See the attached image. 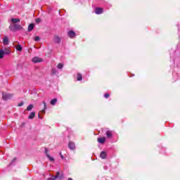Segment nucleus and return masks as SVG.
I'll return each instance as SVG.
<instances>
[{
  "label": "nucleus",
  "instance_id": "obj_1",
  "mask_svg": "<svg viewBox=\"0 0 180 180\" xmlns=\"http://www.w3.org/2000/svg\"><path fill=\"white\" fill-rule=\"evenodd\" d=\"M12 96H13V95L11 94H8V93L2 94V98H3L4 101H8V99H11V98H12Z\"/></svg>",
  "mask_w": 180,
  "mask_h": 180
},
{
  "label": "nucleus",
  "instance_id": "obj_2",
  "mask_svg": "<svg viewBox=\"0 0 180 180\" xmlns=\"http://www.w3.org/2000/svg\"><path fill=\"white\" fill-rule=\"evenodd\" d=\"M68 35L69 37H70V39H74V37L75 36H77V34H75V32L72 30H70L68 32Z\"/></svg>",
  "mask_w": 180,
  "mask_h": 180
},
{
  "label": "nucleus",
  "instance_id": "obj_3",
  "mask_svg": "<svg viewBox=\"0 0 180 180\" xmlns=\"http://www.w3.org/2000/svg\"><path fill=\"white\" fill-rule=\"evenodd\" d=\"M105 135L107 136V138L112 139V137H113V131L108 130L105 132Z\"/></svg>",
  "mask_w": 180,
  "mask_h": 180
},
{
  "label": "nucleus",
  "instance_id": "obj_4",
  "mask_svg": "<svg viewBox=\"0 0 180 180\" xmlns=\"http://www.w3.org/2000/svg\"><path fill=\"white\" fill-rule=\"evenodd\" d=\"M97 141L100 144H104L105 141H106V137L98 138Z\"/></svg>",
  "mask_w": 180,
  "mask_h": 180
},
{
  "label": "nucleus",
  "instance_id": "obj_5",
  "mask_svg": "<svg viewBox=\"0 0 180 180\" xmlns=\"http://www.w3.org/2000/svg\"><path fill=\"white\" fill-rule=\"evenodd\" d=\"M95 13H96V15H101V13H103V8H96L95 9Z\"/></svg>",
  "mask_w": 180,
  "mask_h": 180
},
{
  "label": "nucleus",
  "instance_id": "obj_6",
  "mask_svg": "<svg viewBox=\"0 0 180 180\" xmlns=\"http://www.w3.org/2000/svg\"><path fill=\"white\" fill-rule=\"evenodd\" d=\"M53 41H54L55 43H57V44L61 43V38H60V37L56 35V36L53 37Z\"/></svg>",
  "mask_w": 180,
  "mask_h": 180
},
{
  "label": "nucleus",
  "instance_id": "obj_7",
  "mask_svg": "<svg viewBox=\"0 0 180 180\" xmlns=\"http://www.w3.org/2000/svg\"><path fill=\"white\" fill-rule=\"evenodd\" d=\"M3 51L4 54H6V56H8V54H11L12 53V51H11V48L9 47L5 48Z\"/></svg>",
  "mask_w": 180,
  "mask_h": 180
},
{
  "label": "nucleus",
  "instance_id": "obj_8",
  "mask_svg": "<svg viewBox=\"0 0 180 180\" xmlns=\"http://www.w3.org/2000/svg\"><path fill=\"white\" fill-rule=\"evenodd\" d=\"M32 61L33 63H41V61H43V60L39 57H34V58H32Z\"/></svg>",
  "mask_w": 180,
  "mask_h": 180
},
{
  "label": "nucleus",
  "instance_id": "obj_9",
  "mask_svg": "<svg viewBox=\"0 0 180 180\" xmlns=\"http://www.w3.org/2000/svg\"><path fill=\"white\" fill-rule=\"evenodd\" d=\"M68 147L70 150H74L75 148V143L72 141H70Z\"/></svg>",
  "mask_w": 180,
  "mask_h": 180
},
{
  "label": "nucleus",
  "instance_id": "obj_10",
  "mask_svg": "<svg viewBox=\"0 0 180 180\" xmlns=\"http://www.w3.org/2000/svg\"><path fill=\"white\" fill-rule=\"evenodd\" d=\"M3 43H4V46H7V44H9V39L8 38V37H5L4 38Z\"/></svg>",
  "mask_w": 180,
  "mask_h": 180
},
{
  "label": "nucleus",
  "instance_id": "obj_11",
  "mask_svg": "<svg viewBox=\"0 0 180 180\" xmlns=\"http://www.w3.org/2000/svg\"><path fill=\"white\" fill-rule=\"evenodd\" d=\"M45 153L46 155L47 158H49V160L51 162L54 161V158L50 156V155H49V153H47V148L45 149Z\"/></svg>",
  "mask_w": 180,
  "mask_h": 180
},
{
  "label": "nucleus",
  "instance_id": "obj_12",
  "mask_svg": "<svg viewBox=\"0 0 180 180\" xmlns=\"http://www.w3.org/2000/svg\"><path fill=\"white\" fill-rule=\"evenodd\" d=\"M58 176H60V172H58L56 176H54L53 177H50L47 180H56L57 179V178H58Z\"/></svg>",
  "mask_w": 180,
  "mask_h": 180
},
{
  "label": "nucleus",
  "instance_id": "obj_13",
  "mask_svg": "<svg viewBox=\"0 0 180 180\" xmlns=\"http://www.w3.org/2000/svg\"><path fill=\"white\" fill-rule=\"evenodd\" d=\"M100 157H101V158H102V160H105L106 158V157H107L106 152L102 151L101 153Z\"/></svg>",
  "mask_w": 180,
  "mask_h": 180
},
{
  "label": "nucleus",
  "instance_id": "obj_14",
  "mask_svg": "<svg viewBox=\"0 0 180 180\" xmlns=\"http://www.w3.org/2000/svg\"><path fill=\"white\" fill-rule=\"evenodd\" d=\"M42 103H44V109L41 112V113H46V109H47V104L46 103V101H43Z\"/></svg>",
  "mask_w": 180,
  "mask_h": 180
},
{
  "label": "nucleus",
  "instance_id": "obj_15",
  "mask_svg": "<svg viewBox=\"0 0 180 180\" xmlns=\"http://www.w3.org/2000/svg\"><path fill=\"white\" fill-rule=\"evenodd\" d=\"M34 29V24H30L28 26V32H32Z\"/></svg>",
  "mask_w": 180,
  "mask_h": 180
},
{
  "label": "nucleus",
  "instance_id": "obj_16",
  "mask_svg": "<svg viewBox=\"0 0 180 180\" xmlns=\"http://www.w3.org/2000/svg\"><path fill=\"white\" fill-rule=\"evenodd\" d=\"M34 116H36V112H32L30 114L28 118H29V119H34Z\"/></svg>",
  "mask_w": 180,
  "mask_h": 180
},
{
  "label": "nucleus",
  "instance_id": "obj_17",
  "mask_svg": "<svg viewBox=\"0 0 180 180\" xmlns=\"http://www.w3.org/2000/svg\"><path fill=\"white\" fill-rule=\"evenodd\" d=\"M11 22H13V23H18L19 22H20V19H19V18H12Z\"/></svg>",
  "mask_w": 180,
  "mask_h": 180
},
{
  "label": "nucleus",
  "instance_id": "obj_18",
  "mask_svg": "<svg viewBox=\"0 0 180 180\" xmlns=\"http://www.w3.org/2000/svg\"><path fill=\"white\" fill-rule=\"evenodd\" d=\"M19 29H22V26H20L18 24H15L14 25V30H19Z\"/></svg>",
  "mask_w": 180,
  "mask_h": 180
},
{
  "label": "nucleus",
  "instance_id": "obj_19",
  "mask_svg": "<svg viewBox=\"0 0 180 180\" xmlns=\"http://www.w3.org/2000/svg\"><path fill=\"white\" fill-rule=\"evenodd\" d=\"M33 108H34L33 104H30V105H28V106L27 107V112H30V110H32V109H33Z\"/></svg>",
  "mask_w": 180,
  "mask_h": 180
},
{
  "label": "nucleus",
  "instance_id": "obj_20",
  "mask_svg": "<svg viewBox=\"0 0 180 180\" xmlns=\"http://www.w3.org/2000/svg\"><path fill=\"white\" fill-rule=\"evenodd\" d=\"M15 49L17 51H22V46H20V44L17 45Z\"/></svg>",
  "mask_w": 180,
  "mask_h": 180
},
{
  "label": "nucleus",
  "instance_id": "obj_21",
  "mask_svg": "<svg viewBox=\"0 0 180 180\" xmlns=\"http://www.w3.org/2000/svg\"><path fill=\"white\" fill-rule=\"evenodd\" d=\"M56 103H57V99L56 98H53L51 101V105H56Z\"/></svg>",
  "mask_w": 180,
  "mask_h": 180
},
{
  "label": "nucleus",
  "instance_id": "obj_22",
  "mask_svg": "<svg viewBox=\"0 0 180 180\" xmlns=\"http://www.w3.org/2000/svg\"><path fill=\"white\" fill-rule=\"evenodd\" d=\"M63 67H64V65L63 63H58L57 65V68H58V70L63 69Z\"/></svg>",
  "mask_w": 180,
  "mask_h": 180
},
{
  "label": "nucleus",
  "instance_id": "obj_23",
  "mask_svg": "<svg viewBox=\"0 0 180 180\" xmlns=\"http://www.w3.org/2000/svg\"><path fill=\"white\" fill-rule=\"evenodd\" d=\"M77 81H82V75L81 74H77Z\"/></svg>",
  "mask_w": 180,
  "mask_h": 180
},
{
  "label": "nucleus",
  "instance_id": "obj_24",
  "mask_svg": "<svg viewBox=\"0 0 180 180\" xmlns=\"http://www.w3.org/2000/svg\"><path fill=\"white\" fill-rule=\"evenodd\" d=\"M5 53L4 52V50H0V58H2L3 57H4Z\"/></svg>",
  "mask_w": 180,
  "mask_h": 180
},
{
  "label": "nucleus",
  "instance_id": "obj_25",
  "mask_svg": "<svg viewBox=\"0 0 180 180\" xmlns=\"http://www.w3.org/2000/svg\"><path fill=\"white\" fill-rule=\"evenodd\" d=\"M57 73V69H52L51 70V74H53V75H55V74Z\"/></svg>",
  "mask_w": 180,
  "mask_h": 180
},
{
  "label": "nucleus",
  "instance_id": "obj_26",
  "mask_svg": "<svg viewBox=\"0 0 180 180\" xmlns=\"http://www.w3.org/2000/svg\"><path fill=\"white\" fill-rule=\"evenodd\" d=\"M34 40L35 41H39V40H40V37H35L34 39Z\"/></svg>",
  "mask_w": 180,
  "mask_h": 180
},
{
  "label": "nucleus",
  "instance_id": "obj_27",
  "mask_svg": "<svg viewBox=\"0 0 180 180\" xmlns=\"http://www.w3.org/2000/svg\"><path fill=\"white\" fill-rule=\"evenodd\" d=\"M16 162V158H15L11 162V165H13V163Z\"/></svg>",
  "mask_w": 180,
  "mask_h": 180
},
{
  "label": "nucleus",
  "instance_id": "obj_28",
  "mask_svg": "<svg viewBox=\"0 0 180 180\" xmlns=\"http://www.w3.org/2000/svg\"><path fill=\"white\" fill-rule=\"evenodd\" d=\"M40 22H41V19H40V18H37L36 19V22L37 23H40Z\"/></svg>",
  "mask_w": 180,
  "mask_h": 180
},
{
  "label": "nucleus",
  "instance_id": "obj_29",
  "mask_svg": "<svg viewBox=\"0 0 180 180\" xmlns=\"http://www.w3.org/2000/svg\"><path fill=\"white\" fill-rule=\"evenodd\" d=\"M109 96H110V94L108 93L104 95V98H109Z\"/></svg>",
  "mask_w": 180,
  "mask_h": 180
},
{
  "label": "nucleus",
  "instance_id": "obj_30",
  "mask_svg": "<svg viewBox=\"0 0 180 180\" xmlns=\"http://www.w3.org/2000/svg\"><path fill=\"white\" fill-rule=\"evenodd\" d=\"M18 106L20 107V106H23V102H21L20 103L18 104Z\"/></svg>",
  "mask_w": 180,
  "mask_h": 180
},
{
  "label": "nucleus",
  "instance_id": "obj_31",
  "mask_svg": "<svg viewBox=\"0 0 180 180\" xmlns=\"http://www.w3.org/2000/svg\"><path fill=\"white\" fill-rule=\"evenodd\" d=\"M60 155L61 158L64 159V156L63 155H61V153H60Z\"/></svg>",
  "mask_w": 180,
  "mask_h": 180
},
{
  "label": "nucleus",
  "instance_id": "obj_32",
  "mask_svg": "<svg viewBox=\"0 0 180 180\" xmlns=\"http://www.w3.org/2000/svg\"><path fill=\"white\" fill-rule=\"evenodd\" d=\"M68 180H72L71 178H68Z\"/></svg>",
  "mask_w": 180,
  "mask_h": 180
},
{
  "label": "nucleus",
  "instance_id": "obj_33",
  "mask_svg": "<svg viewBox=\"0 0 180 180\" xmlns=\"http://www.w3.org/2000/svg\"><path fill=\"white\" fill-rule=\"evenodd\" d=\"M10 29H11V30H13V29H12V27H10Z\"/></svg>",
  "mask_w": 180,
  "mask_h": 180
}]
</instances>
